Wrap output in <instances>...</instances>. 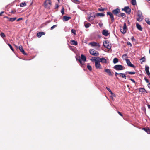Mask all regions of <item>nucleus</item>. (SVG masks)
Masks as SVG:
<instances>
[{"mask_svg": "<svg viewBox=\"0 0 150 150\" xmlns=\"http://www.w3.org/2000/svg\"><path fill=\"white\" fill-rule=\"evenodd\" d=\"M127 44L128 45H129L130 46V47H132V46L131 43L129 42H127Z\"/></svg>", "mask_w": 150, "mask_h": 150, "instance_id": "obj_45", "label": "nucleus"}, {"mask_svg": "<svg viewBox=\"0 0 150 150\" xmlns=\"http://www.w3.org/2000/svg\"><path fill=\"white\" fill-rule=\"evenodd\" d=\"M71 18V17L69 16H64L63 17L62 20L64 21H68Z\"/></svg>", "mask_w": 150, "mask_h": 150, "instance_id": "obj_17", "label": "nucleus"}, {"mask_svg": "<svg viewBox=\"0 0 150 150\" xmlns=\"http://www.w3.org/2000/svg\"><path fill=\"white\" fill-rule=\"evenodd\" d=\"M145 20L147 23L150 25V19L148 18H145Z\"/></svg>", "mask_w": 150, "mask_h": 150, "instance_id": "obj_26", "label": "nucleus"}, {"mask_svg": "<svg viewBox=\"0 0 150 150\" xmlns=\"http://www.w3.org/2000/svg\"><path fill=\"white\" fill-rule=\"evenodd\" d=\"M131 39L132 41H134L135 40V39L133 37H132L131 38Z\"/></svg>", "mask_w": 150, "mask_h": 150, "instance_id": "obj_53", "label": "nucleus"}, {"mask_svg": "<svg viewBox=\"0 0 150 150\" xmlns=\"http://www.w3.org/2000/svg\"><path fill=\"white\" fill-rule=\"evenodd\" d=\"M104 46L108 49H110L111 48V45L109 44V42L108 41H105L103 42Z\"/></svg>", "mask_w": 150, "mask_h": 150, "instance_id": "obj_4", "label": "nucleus"}, {"mask_svg": "<svg viewBox=\"0 0 150 150\" xmlns=\"http://www.w3.org/2000/svg\"><path fill=\"white\" fill-rule=\"evenodd\" d=\"M96 16H97L103 17L105 16V14L102 13H98Z\"/></svg>", "mask_w": 150, "mask_h": 150, "instance_id": "obj_21", "label": "nucleus"}, {"mask_svg": "<svg viewBox=\"0 0 150 150\" xmlns=\"http://www.w3.org/2000/svg\"><path fill=\"white\" fill-rule=\"evenodd\" d=\"M58 7H59V5H58V4H55V8L56 9H57V8H58Z\"/></svg>", "mask_w": 150, "mask_h": 150, "instance_id": "obj_48", "label": "nucleus"}, {"mask_svg": "<svg viewBox=\"0 0 150 150\" xmlns=\"http://www.w3.org/2000/svg\"><path fill=\"white\" fill-rule=\"evenodd\" d=\"M149 66L146 65L145 66V70L147 75L149 76V77H150V73L149 71Z\"/></svg>", "mask_w": 150, "mask_h": 150, "instance_id": "obj_13", "label": "nucleus"}, {"mask_svg": "<svg viewBox=\"0 0 150 150\" xmlns=\"http://www.w3.org/2000/svg\"><path fill=\"white\" fill-rule=\"evenodd\" d=\"M140 60V61L142 60V62H143L145 61V58L144 57L142 58H141Z\"/></svg>", "mask_w": 150, "mask_h": 150, "instance_id": "obj_39", "label": "nucleus"}, {"mask_svg": "<svg viewBox=\"0 0 150 150\" xmlns=\"http://www.w3.org/2000/svg\"><path fill=\"white\" fill-rule=\"evenodd\" d=\"M7 18H9V21H11V22L13 21H15L16 19V18H9L7 17Z\"/></svg>", "mask_w": 150, "mask_h": 150, "instance_id": "obj_29", "label": "nucleus"}, {"mask_svg": "<svg viewBox=\"0 0 150 150\" xmlns=\"http://www.w3.org/2000/svg\"><path fill=\"white\" fill-rule=\"evenodd\" d=\"M0 35L3 38H4L6 37V35L3 32H1V34H0Z\"/></svg>", "mask_w": 150, "mask_h": 150, "instance_id": "obj_37", "label": "nucleus"}, {"mask_svg": "<svg viewBox=\"0 0 150 150\" xmlns=\"http://www.w3.org/2000/svg\"><path fill=\"white\" fill-rule=\"evenodd\" d=\"M143 17L142 15V13L140 10H138L137 14V20L140 22L141 21L143 20Z\"/></svg>", "mask_w": 150, "mask_h": 150, "instance_id": "obj_1", "label": "nucleus"}, {"mask_svg": "<svg viewBox=\"0 0 150 150\" xmlns=\"http://www.w3.org/2000/svg\"><path fill=\"white\" fill-rule=\"evenodd\" d=\"M44 5L45 8H49L51 5V1L50 0H46L44 3Z\"/></svg>", "mask_w": 150, "mask_h": 150, "instance_id": "obj_3", "label": "nucleus"}, {"mask_svg": "<svg viewBox=\"0 0 150 150\" xmlns=\"http://www.w3.org/2000/svg\"><path fill=\"white\" fill-rule=\"evenodd\" d=\"M85 26L86 28L89 27L91 25V24L90 23H84Z\"/></svg>", "mask_w": 150, "mask_h": 150, "instance_id": "obj_28", "label": "nucleus"}, {"mask_svg": "<svg viewBox=\"0 0 150 150\" xmlns=\"http://www.w3.org/2000/svg\"><path fill=\"white\" fill-rule=\"evenodd\" d=\"M95 18V16L94 15V16H90L86 18V19L89 21H91L93 20Z\"/></svg>", "mask_w": 150, "mask_h": 150, "instance_id": "obj_15", "label": "nucleus"}, {"mask_svg": "<svg viewBox=\"0 0 150 150\" xmlns=\"http://www.w3.org/2000/svg\"><path fill=\"white\" fill-rule=\"evenodd\" d=\"M64 8L63 7H62V9H61V13H62V15H63L64 13Z\"/></svg>", "mask_w": 150, "mask_h": 150, "instance_id": "obj_40", "label": "nucleus"}, {"mask_svg": "<svg viewBox=\"0 0 150 150\" xmlns=\"http://www.w3.org/2000/svg\"><path fill=\"white\" fill-rule=\"evenodd\" d=\"M127 55L126 54H123V55H122V57L123 58H126V57H127Z\"/></svg>", "mask_w": 150, "mask_h": 150, "instance_id": "obj_49", "label": "nucleus"}, {"mask_svg": "<svg viewBox=\"0 0 150 150\" xmlns=\"http://www.w3.org/2000/svg\"><path fill=\"white\" fill-rule=\"evenodd\" d=\"M148 86L149 87V88L150 89V83H149L148 84Z\"/></svg>", "mask_w": 150, "mask_h": 150, "instance_id": "obj_60", "label": "nucleus"}, {"mask_svg": "<svg viewBox=\"0 0 150 150\" xmlns=\"http://www.w3.org/2000/svg\"><path fill=\"white\" fill-rule=\"evenodd\" d=\"M147 106H148V108L149 109H150V105H148Z\"/></svg>", "mask_w": 150, "mask_h": 150, "instance_id": "obj_63", "label": "nucleus"}, {"mask_svg": "<svg viewBox=\"0 0 150 150\" xmlns=\"http://www.w3.org/2000/svg\"><path fill=\"white\" fill-rule=\"evenodd\" d=\"M97 58L98 59L99 61L103 63H106L107 62L106 59L104 58H100L98 57H97Z\"/></svg>", "mask_w": 150, "mask_h": 150, "instance_id": "obj_9", "label": "nucleus"}, {"mask_svg": "<svg viewBox=\"0 0 150 150\" xmlns=\"http://www.w3.org/2000/svg\"><path fill=\"white\" fill-rule=\"evenodd\" d=\"M81 59L84 62L86 61V57L83 55L81 54Z\"/></svg>", "mask_w": 150, "mask_h": 150, "instance_id": "obj_22", "label": "nucleus"}, {"mask_svg": "<svg viewBox=\"0 0 150 150\" xmlns=\"http://www.w3.org/2000/svg\"><path fill=\"white\" fill-rule=\"evenodd\" d=\"M114 68L116 70H121L125 69V67L121 65H115Z\"/></svg>", "mask_w": 150, "mask_h": 150, "instance_id": "obj_2", "label": "nucleus"}, {"mask_svg": "<svg viewBox=\"0 0 150 150\" xmlns=\"http://www.w3.org/2000/svg\"><path fill=\"white\" fill-rule=\"evenodd\" d=\"M131 3L133 5H135L136 4V0H132Z\"/></svg>", "mask_w": 150, "mask_h": 150, "instance_id": "obj_31", "label": "nucleus"}, {"mask_svg": "<svg viewBox=\"0 0 150 150\" xmlns=\"http://www.w3.org/2000/svg\"><path fill=\"white\" fill-rule=\"evenodd\" d=\"M109 92L113 96H115V94L112 93L111 90L109 91Z\"/></svg>", "mask_w": 150, "mask_h": 150, "instance_id": "obj_50", "label": "nucleus"}, {"mask_svg": "<svg viewBox=\"0 0 150 150\" xmlns=\"http://www.w3.org/2000/svg\"><path fill=\"white\" fill-rule=\"evenodd\" d=\"M87 68L89 70L91 71L92 70V67L90 65H87Z\"/></svg>", "mask_w": 150, "mask_h": 150, "instance_id": "obj_35", "label": "nucleus"}, {"mask_svg": "<svg viewBox=\"0 0 150 150\" xmlns=\"http://www.w3.org/2000/svg\"><path fill=\"white\" fill-rule=\"evenodd\" d=\"M126 74H130L133 75L135 73V72H131V71H127L125 72Z\"/></svg>", "mask_w": 150, "mask_h": 150, "instance_id": "obj_30", "label": "nucleus"}, {"mask_svg": "<svg viewBox=\"0 0 150 150\" xmlns=\"http://www.w3.org/2000/svg\"><path fill=\"white\" fill-rule=\"evenodd\" d=\"M104 71L106 72L110 76H113V74L112 73L110 70V69H105L104 70Z\"/></svg>", "mask_w": 150, "mask_h": 150, "instance_id": "obj_12", "label": "nucleus"}, {"mask_svg": "<svg viewBox=\"0 0 150 150\" xmlns=\"http://www.w3.org/2000/svg\"><path fill=\"white\" fill-rule=\"evenodd\" d=\"M118 62V59L117 58H115L113 60V63L115 64Z\"/></svg>", "mask_w": 150, "mask_h": 150, "instance_id": "obj_27", "label": "nucleus"}, {"mask_svg": "<svg viewBox=\"0 0 150 150\" xmlns=\"http://www.w3.org/2000/svg\"><path fill=\"white\" fill-rule=\"evenodd\" d=\"M18 49L20 51L23 53V54L25 55H27V54L25 52L24 50L23 49V47L21 45H20L19 46Z\"/></svg>", "mask_w": 150, "mask_h": 150, "instance_id": "obj_14", "label": "nucleus"}, {"mask_svg": "<svg viewBox=\"0 0 150 150\" xmlns=\"http://www.w3.org/2000/svg\"><path fill=\"white\" fill-rule=\"evenodd\" d=\"M95 65L96 68H101V65L99 61L95 62Z\"/></svg>", "mask_w": 150, "mask_h": 150, "instance_id": "obj_16", "label": "nucleus"}, {"mask_svg": "<svg viewBox=\"0 0 150 150\" xmlns=\"http://www.w3.org/2000/svg\"><path fill=\"white\" fill-rule=\"evenodd\" d=\"M98 10L99 11H103L104 10V8H99L98 9Z\"/></svg>", "mask_w": 150, "mask_h": 150, "instance_id": "obj_51", "label": "nucleus"}, {"mask_svg": "<svg viewBox=\"0 0 150 150\" xmlns=\"http://www.w3.org/2000/svg\"><path fill=\"white\" fill-rule=\"evenodd\" d=\"M71 32L72 33H73L75 35H76V30L74 29H72L71 30Z\"/></svg>", "mask_w": 150, "mask_h": 150, "instance_id": "obj_43", "label": "nucleus"}, {"mask_svg": "<svg viewBox=\"0 0 150 150\" xmlns=\"http://www.w3.org/2000/svg\"><path fill=\"white\" fill-rule=\"evenodd\" d=\"M102 34L105 36H107L109 35L108 31L105 29L103 30L102 32Z\"/></svg>", "mask_w": 150, "mask_h": 150, "instance_id": "obj_19", "label": "nucleus"}, {"mask_svg": "<svg viewBox=\"0 0 150 150\" xmlns=\"http://www.w3.org/2000/svg\"><path fill=\"white\" fill-rule=\"evenodd\" d=\"M106 89L109 92L111 90L108 87H106Z\"/></svg>", "mask_w": 150, "mask_h": 150, "instance_id": "obj_54", "label": "nucleus"}, {"mask_svg": "<svg viewBox=\"0 0 150 150\" xmlns=\"http://www.w3.org/2000/svg\"><path fill=\"white\" fill-rule=\"evenodd\" d=\"M89 44L92 47H96V49L99 48L100 47V45L98 43L93 42L90 43Z\"/></svg>", "mask_w": 150, "mask_h": 150, "instance_id": "obj_6", "label": "nucleus"}, {"mask_svg": "<svg viewBox=\"0 0 150 150\" xmlns=\"http://www.w3.org/2000/svg\"><path fill=\"white\" fill-rule=\"evenodd\" d=\"M120 74V73H118L117 72H115V76H117V75Z\"/></svg>", "mask_w": 150, "mask_h": 150, "instance_id": "obj_59", "label": "nucleus"}, {"mask_svg": "<svg viewBox=\"0 0 150 150\" xmlns=\"http://www.w3.org/2000/svg\"><path fill=\"white\" fill-rule=\"evenodd\" d=\"M122 10L124 11L127 13L128 14L130 13L131 10L128 6L125 7L123 8L122 9Z\"/></svg>", "mask_w": 150, "mask_h": 150, "instance_id": "obj_8", "label": "nucleus"}, {"mask_svg": "<svg viewBox=\"0 0 150 150\" xmlns=\"http://www.w3.org/2000/svg\"><path fill=\"white\" fill-rule=\"evenodd\" d=\"M45 34V33L43 32H39L37 34V36L39 38H40L41 37V36L42 35H43Z\"/></svg>", "mask_w": 150, "mask_h": 150, "instance_id": "obj_18", "label": "nucleus"}, {"mask_svg": "<svg viewBox=\"0 0 150 150\" xmlns=\"http://www.w3.org/2000/svg\"><path fill=\"white\" fill-rule=\"evenodd\" d=\"M4 11H2L1 13H0V16L1 15V14L4 13Z\"/></svg>", "mask_w": 150, "mask_h": 150, "instance_id": "obj_62", "label": "nucleus"}, {"mask_svg": "<svg viewBox=\"0 0 150 150\" xmlns=\"http://www.w3.org/2000/svg\"><path fill=\"white\" fill-rule=\"evenodd\" d=\"M97 58L96 59L95 58V57L92 58L91 59V60L92 61H95V62L96 61H98V59H97Z\"/></svg>", "mask_w": 150, "mask_h": 150, "instance_id": "obj_33", "label": "nucleus"}, {"mask_svg": "<svg viewBox=\"0 0 150 150\" xmlns=\"http://www.w3.org/2000/svg\"><path fill=\"white\" fill-rule=\"evenodd\" d=\"M73 1L76 3H78L79 2V1L78 0H73Z\"/></svg>", "mask_w": 150, "mask_h": 150, "instance_id": "obj_47", "label": "nucleus"}, {"mask_svg": "<svg viewBox=\"0 0 150 150\" xmlns=\"http://www.w3.org/2000/svg\"><path fill=\"white\" fill-rule=\"evenodd\" d=\"M120 31L123 34H125L126 32V30L124 29H120Z\"/></svg>", "mask_w": 150, "mask_h": 150, "instance_id": "obj_34", "label": "nucleus"}, {"mask_svg": "<svg viewBox=\"0 0 150 150\" xmlns=\"http://www.w3.org/2000/svg\"><path fill=\"white\" fill-rule=\"evenodd\" d=\"M71 44L75 45H77V42L76 41L74 40H71Z\"/></svg>", "mask_w": 150, "mask_h": 150, "instance_id": "obj_23", "label": "nucleus"}, {"mask_svg": "<svg viewBox=\"0 0 150 150\" xmlns=\"http://www.w3.org/2000/svg\"><path fill=\"white\" fill-rule=\"evenodd\" d=\"M144 80L147 83H149V81L147 79L146 77H145L144 78Z\"/></svg>", "mask_w": 150, "mask_h": 150, "instance_id": "obj_52", "label": "nucleus"}, {"mask_svg": "<svg viewBox=\"0 0 150 150\" xmlns=\"http://www.w3.org/2000/svg\"><path fill=\"white\" fill-rule=\"evenodd\" d=\"M95 50L93 49H91L89 50V52L90 54L93 55L95 56H97L99 55V53L96 51L95 52Z\"/></svg>", "mask_w": 150, "mask_h": 150, "instance_id": "obj_5", "label": "nucleus"}, {"mask_svg": "<svg viewBox=\"0 0 150 150\" xmlns=\"http://www.w3.org/2000/svg\"><path fill=\"white\" fill-rule=\"evenodd\" d=\"M107 15H109L111 19V20L112 22L114 21V18L113 14L110 12L108 11L107 12Z\"/></svg>", "mask_w": 150, "mask_h": 150, "instance_id": "obj_10", "label": "nucleus"}, {"mask_svg": "<svg viewBox=\"0 0 150 150\" xmlns=\"http://www.w3.org/2000/svg\"><path fill=\"white\" fill-rule=\"evenodd\" d=\"M136 27L140 31H142V29L140 25L138 23L136 24Z\"/></svg>", "mask_w": 150, "mask_h": 150, "instance_id": "obj_20", "label": "nucleus"}, {"mask_svg": "<svg viewBox=\"0 0 150 150\" xmlns=\"http://www.w3.org/2000/svg\"><path fill=\"white\" fill-rule=\"evenodd\" d=\"M127 28V26L125 23H124V24L123 27V29L126 30Z\"/></svg>", "mask_w": 150, "mask_h": 150, "instance_id": "obj_41", "label": "nucleus"}, {"mask_svg": "<svg viewBox=\"0 0 150 150\" xmlns=\"http://www.w3.org/2000/svg\"><path fill=\"white\" fill-rule=\"evenodd\" d=\"M120 9L118 8L113 10L112 11V13H113L116 16L120 17V14H118L120 13Z\"/></svg>", "mask_w": 150, "mask_h": 150, "instance_id": "obj_7", "label": "nucleus"}, {"mask_svg": "<svg viewBox=\"0 0 150 150\" xmlns=\"http://www.w3.org/2000/svg\"><path fill=\"white\" fill-rule=\"evenodd\" d=\"M120 16H122V18H124L126 17V15L125 13H121L120 14Z\"/></svg>", "mask_w": 150, "mask_h": 150, "instance_id": "obj_36", "label": "nucleus"}, {"mask_svg": "<svg viewBox=\"0 0 150 150\" xmlns=\"http://www.w3.org/2000/svg\"><path fill=\"white\" fill-rule=\"evenodd\" d=\"M103 25V24L102 23H99V25L100 26V27H101Z\"/></svg>", "mask_w": 150, "mask_h": 150, "instance_id": "obj_56", "label": "nucleus"}, {"mask_svg": "<svg viewBox=\"0 0 150 150\" xmlns=\"http://www.w3.org/2000/svg\"><path fill=\"white\" fill-rule=\"evenodd\" d=\"M15 47H16L17 48V49H18V47H19V46H15Z\"/></svg>", "mask_w": 150, "mask_h": 150, "instance_id": "obj_64", "label": "nucleus"}, {"mask_svg": "<svg viewBox=\"0 0 150 150\" xmlns=\"http://www.w3.org/2000/svg\"><path fill=\"white\" fill-rule=\"evenodd\" d=\"M26 5V4L25 2H23L20 4V6L21 7H23Z\"/></svg>", "mask_w": 150, "mask_h": 150, "instance_id": "obj_24", "label": "nucleus"}, {"mask_svg": "<svg viewBox=\"0 0 150 150\" xmlns=\"http://www.w3.org/2000/svg\"><path fill=\"white\" fill-rule=\"evenodd\" d=\"M120 77H122V78H125V79H126V76L125 74L123 73H120Z\"/></svg>", "mask_w": 150, "mask_h": 150, "instance_id": "obj_25", "label": "nucleus"}, {"mask_svg": "<svg viewBox=\"0 0 150 150\" xmlns=\"http://www.w3.org/2000/svg\"><path fill=\"white\" fill-rule=\"evenodd\" d=\"M118 113L121 116H123L121 114V113L120 112L118 111Z\"/></svg>", "mask_w": 150, "mask_h": 150, "instance_id": "obj_55", "label": "nucleus"}, {"mask_svg": "<svg viewBox=\"0 0 150 150\" xmlns=\"http://www.w3.org/2000/svg\"><path fill=\"white\" fill-rule=\"evenodd\" d=\"M129 79L133 83H136V82L134 79H132L131 78Z\"/></svg>", "mask_w": 150, "mask_h": 150, "instance_id": "obj_46", "label": "nucleus"}, {"mask_svg": "<svg viewBox=\"0 0 150 150\" xmlns=\"http://www.w3.org/2000/svg\"><path fill=\"white\" fill-rule=\"evenodd\" d=\"M126 61L127 64L128 66L132 67L133 68H135V67L133 64H132L129 60L128 59H126Z\"/></svg>", "mask_w": 150, "mask_h": 150, "instance_id": "obj_11", "label": "nucleus"}, {"mask_svg": "<svg viewBox=\"0 0 150 150\" xmlns=\"http://www.w3.org/2000/svg\"><path fill=\"white\" fill-rule=\"evenodd\" d=\"M11 13H12L14 14V12L13 10H12L11 11Z\"/></svg>", "mask_w": 150, "mask_h": 150, "instance_id": "obj_61", "label": "nucleus"}, {"mask_svg": "<svg viewBox=\"0 0 150 150\" xmlns=\"http://www.w3.org/2000/svg\"><path fill=\"white\" fill-rule=\"evenodd\" d=\"M147 129H146L145 128H143L142 129L144 130L146 132V130H147Z\"/></svg>", "mask_w": 150, "mask_h": 150, "instance_id": "obj_58", "label": "nucleus"}, {"mask_svg": "<svg viewBox=\"0 0 150 150\" xmlns=\"http://www.w3.org/2000/svg\"><path fill=\"white\" fill-rule=\"evenodd\" d=\"M57 26V25H54L51 27V30L55 28Z\"/></svg>", "mask_w": 150, "mask_h": 150, "instance_id": "obj_42", "label": "nucleus"}, {"mask_svg": "<svg viewBox=\"0 0 150 150\" xmlns=\"http://www.w3.org/2000/svg\"><path fill=\"white\" fill-rule=\"evenodd\" d=\"M76 59L77 60H78V61H79V62H80V63L81 64H82V65L84 64V62H83L82 61V60L81 59H78L76 58Z\"/></svg>", "mask_w": 150, "mask_h": 150, "instance_id": "obj_32", "label": "nucleus"}, {"mask_svg": "<svg viewBox=\"0 0 150 150\" xmlns=\"http://www.w3.org/2000/svg\"><path fill=\"white\" fill-rule=\"evenodd\" d=\"M148 134H150V129H147V130H146V132Z\"/></svg>", "mask_w": 150, "mask_h": 150, "instance_id": "obj_44", "label": "nucleus"}, {"mask_svg": "<svg viewBox=\"0 0 150 150\" xmlns=\"http://www.w3.org/2000/svg\"><path fill=\"white\" fill-rule=\"evenodd\" d=\"M8 45L9 46V47H10V49H11V50L13 51H14V49H13V48L12 46L10 44H8Z\"/></svg>", "mask_w": 150, "mask_h": 150, "instance_id": "obj_38", "label": "nucleus"}, {"mask_svg": "<svg viewBox=\"0 0 150 150\" xmlns=\"http://www.w3.org/2000/svg\"><path fill=\"white\" fill-rule=\"evenodd\" d=\"M22 18H18V19L17 20V21H20V20H22Z\"/></svg>", "mask_w": 150, "mask_h": 150, "instance_id": "obj_57", "label": "nucleus"}]
</instances>
